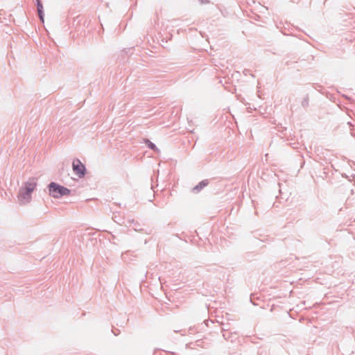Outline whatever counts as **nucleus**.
Instances as JSON below:
<instances>
[{"instance_id": "20e7f679", "label": "nucleus", "mask_w": 355, "mask_h": 355, "mask_svg": "<svg viewBox=\"0 0 355 355\" xmlns=\"http://www.w3.org/2000/svg\"><path fill=\"white\" fill-rule=\"evenodd\" d=\"M18 198H19V200L21 202V203H22V204L27 203L31 200V193H28L27 191H26L25 190L21 189V190L20 191V193L18 196Z\"/></svg>"}, {"instance_id": "39448f33", "label": "nucleus", "mask_w": 355, "mask_h": 355, "mask_svg": "<svg viewBox=\"0 0 355 355\" xmlns=\"http://www.w3.org/2000/svg\"><path fill=\"white\" fill-rule=\"evenodd\" d=\"M36 186L37 184L35 182H28L22 189L28 193H31L35 190Z\"/></svg>"}, {"instance_id": "1a4fd4ad", "label": "nucleus", "mask_w": 355, "mask_h": 355, "mask_svg": "<svg viewBox=\"0 0 355 355\" xmlns=\"http://www.w3.org/2000/svg\"><path fill=\"white\" fill-rule=\"evenodd\" d=\"M223 337H224V338H225V339H227V338H226V336H225V334H223Z\"/></svg>"}, {"instance_id": "0eeeda50", "label": "nucleus", "mask_w": 355, "mask_h": 355, "mask_svg": "<svg viewBox=\"0 0 355 355\" xmlns=\"http://www.w3.org/2000/svg\"><path fill=\"white\" fill-rule=\"evenodd\" d=\"M42 9V6L40 3H38V6H37L38 13H39L41 20L43 21L44 19H43Z\"/></svg>"}, {"instance_id": "6e6552de", "label": "nucleus", "mask_w": 355, "mask_h": 355, "mask_svg": "<svg viewBox=\"0 0 355 355\" xmlns=\"http://www.w3.org/2000/svg\"><path fill=\"white\" fill-rule=\"evenodd\" d=\"M112 333H113L115 336H117V335H119V330H117V331H114V330H112Z\"/></svg>"}, {"instance_id": "7ed1b4c3", "label": "nucleus", "mask_w": 355, "mask_h": 355, "mask_svg": "<svg viewBox=\"0 0 355 355\" xmlns=\"http://www.w3.org/2000/svg\"><path fill=\"white\" fill-rule=\"evenodd\" d=\"M250 301L254 306H259L261 309H264L266 302L261 294H252L250 296Z\"/></svg>"}, {"instance_id": "f257e3e1", "label": "nucleus", "mask_w": 355, "mask_h": 355, "mask_svg": "<svg viewBox=\"0 0 355 355\" xmlns=\"http://www.w3.org/2000/svg\"><path fill=\"white\" fill-rule=\"evenodd\" d=\"M50 195L53 198H58L63 196H68L70 190L56 183L52 182L49 185Z\"/></svg>"}, {"instance_id": "f03ea898", "label": "nucleus", "mask_w": 355, "mask_h": 355, "mask_svg": "<svg viewBox=\"0 0 355 355\" xmlns=\"http://www.w3.org/2000/svg\"><path fill=\"white\" fill-rule=\"evenodd\" d=\"M73 171L78 178H83L85 173V167L78 159H74L72 163Z\"/></svg>"}, {"instance_id": "423d86ee", "label": "nucleus", "mask_w": 355, "mask_h": 355, "mask_svg": "<svg viewBox=\"0 0 355 355\" xmlns=\"http://www.w3.org/2000/svg\"><path fill=\"white\" fill-rule=\"evenodd\" d=\"M146 144H147L148 146L150 149H152V150H155V151H159V150L157 149V148L156 147V146H155L153 143H152L150 141H149V140H146Z\"/></svg>"}]
</instances>
